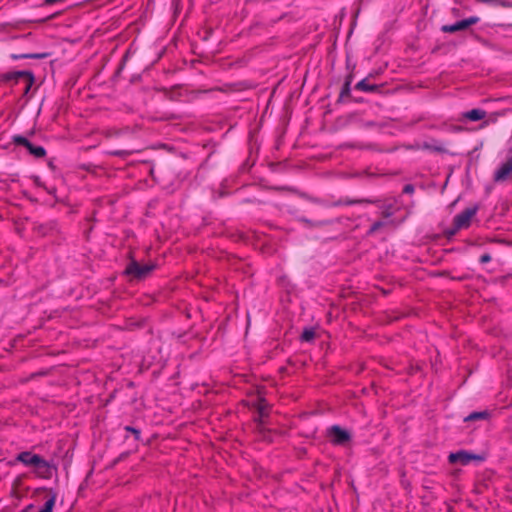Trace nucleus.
Masks as SVG:
<instances>
[{
    "mask_svg": "<svg viewBox=\"0 0 512 512\" xmlns=\"http://www.w3.org/2000/svg\"><path fill=\"white\" fill-rule=\"evenodd\" d=\"M155 269L156 264L154 263L141 264L137 260L131 259L124 270V274L137 281H142L149 277Z\"/></svg>",
    "mask_w": 512,
    "mask_h": 512,
    "instance_id": "1",
    "label": "nucleus"
},
{
    "mask_svg": "<svg viewBox=\"0 0 512 512\" xmlns=\"http://www.w3.org/2000/svg\"><path fill=\"white\" fill-rule=\"evenodd\" d=\"M20 79H24L25 86L23 89V94L26 95L34 84L35 77L31 71H15L4 73L0 76V80L3 82H11L13 81L15 84L19 82Z\"/></svg>",
    "mask_w": 512,
    "mask_h": 512,
    "instance_id": "2",
    "label": "nucleus"
},
{
    "mask_svg": "<svg viewBox=\"0 0 512 512\" xmlns=\"http://www.w3.org/2000/svg\"><path fill=\"white\" fill-rule=\"evenodd\" d=\"M485 457L481 454H475L472 452H468L466 450H460L454 453H450L448 456V461L450 464H461L467 465L471 461L482 462Z\"/></svg>",
    "mask_w": 512,
    "mask_h": 512,
    "instance_id": "3",
    "label": "nucleus"
},
{
    "mask_svg": "<svg viewBox=\"0 0 512 512\" xmlns=\"http://www.w3.org/2000/svg\"><path fill=\"white\" fill-rule=\"evenodd\" d=\"M493 180L496 183L512 181V149L508 151L506 161L495 171Z\"/></svg>",
    "mask_w": 512,
    "mask_h": 512,
    "instance_id": "4",
    "label": "nucleus"
},
{
    "mask_svg": "<svg viewBox=\"0 0 512 512\" xmlns=\"http://www.w3.org/2000/svg\"><path fill=\"white\" fill-rule=\"evenodd\" d=\"M12 143L16 146L25 147L29 151V153L35 158L39 159L46 156V150L44 147L34 145L25 136L14 135L12 137Z\"/></svg>",
    "mask_w": 512,
    "mask_h": 512,
    "instance_id": "5",
    "label": "nucleus"
},
{
    "mask_svg": "<svg viewBox=\"0 0 512 512\" xmlns=\"http://www.w3.org/2000/svg\"><path fill=\"white\" fill-rule=\"evenodd\" d=\"M328 436L334 445L345 446L351 441V434L339 425H333L328 430Z\"/></svg>",
    "mask_w": 512,
    "mask_h": 512,
    "instance_id": "6",
    "label": "nucleus"
},
{
    "mask_svg": "<svg viewBox=\"0 0 512 512\" xmlns=\"http://www.w3.org/2000/svg\"><path fill=\"white\" fill-rule=\"evenodd\" d=\"M478 209V205H474L457 214L453 219V224H456V229L468 228L471 224L472 217L476 215Z\"/></svg>",
    "mask_w": 512,
    "mask_h": 512,
    "instance_id": "7",
    "label": "nucleus"
},
{
    "mask_svg": "<svg viewBox=\"0 0 512 512\" xmlns=\"http://www.w3.org/2000/svg\"><path fill=\"white\" fill-rule=\"evenodd\" d=\"M41 463H38L34 468L36 474L44 479H50L52 477V471L56 470V467L52 466L48 461L41 457Z\"/></svg>",
    "mask_w": 512,
    "mask_h": 512,
    "instance_id": "8",
    "label": "nucleus"
},
{
    "mask_svg": "<svg viewBox=\"0 0 512 512\" xmlns=\"http://www.w3.org/2000/svg\"><path fill=\"white\" fill-rule=\"evenodd\" d=\"M41 456L37 454H33L28 451H24L18 454L17 460L23 463L26 466L35 467L40 462Z\"/></svg>",
    "mask_w": 512,
    "mask_h": 512,
    "instance_id": "9",
    "label": "nucleus"
},
{
    "mask_svg": "<svg viewBox=\"0 0 512 512\" xmlns=\"http://www.w3.org/2000/svg\"><path fill=\"white\" fill-rule=\"evenodd\" d=\"M372 77V74H370L368 77L362 79L355 85V89L361 90L364 92H381L382 88L384 87L383 84H370L368 82V79Z\"/></svg>",
    "mask_w": 512,
    "mask_h": 512,
    "instance_id": "10",
    "label": "nucleus"
},
{
    "mask_svg": "<svg viewBox=\"0 0 512 512\" xmlns=\"http://www.w3.org/2000/svg\"><path fill=\"white\" fill-rule=\"evenodd\" d=\"M487 115V112L483 109L475 108L470 111L462 113V120H468L471 122H477L483 120Z\"/></svg>",
    "mask_w": 512,
    "mask_h": 512,
    "instance_id": "11",
    "label": "nucleus"
},
{
    "mask_svg": "<svg viewBox=\"0 0 512 512\" xmlns=\"http://www.w3.org/2000/svg\"><path fill=\"white\" fill-rule=\"evenodd\" d=\"M253 406L258 413V417L256 419L264 420V418L268 416L269 404L265 398H260Z\"/></svg>",
    "mask_w": 512,
    "mask_h": 512,
    "instance_id": "12",
    "label": "nucleus"
},
{
    "mask_svg": "<svg viewBox=\"0 0 512 512\" xmlns=\"http://www.w3.org/2000/svg\"><path fill=\"white\" fill-rule=\"evenodd\" d=\"M50 56V53H22V54H11L13 60L19 59H45Z\"/></svg>",
    "mask_w": 512,
    "mask_h": 512,
    "instance_id": "13",
    "label": "nucleus"
},
{
    "mask_svg": "<svg viewBox=\"0 0 512 512\" xmlns=\"http://www.w3.org/2000/svg\"><path fill=\"white\" fill-rule=\"evenodd\" d=\"M465 25L463 23V20L457 21L454 24L451 25H443L441 30L445 33H455L458 31L465 30Z\"/></svg>",
    "mask_w": 512,
    "mask_h": 512,
    "instance_id": "14",
    "label": "nucleus"
},
{
    "mask_svg": "<svg viewBox=\"0 0 512 512\" xmlns=\"http://www.w3.org/2000/svg\"><path fill=\"white\" fill-rule=\"evenodd\" d=\"M56 502V494L52 493V495L46 500L42 508L38 512H53V508Z\"/></svg>",
    "mask_w": 512,
    "mask_h": 512,
    "instance_id": "15",
    "label": "nucleus"
},
{
    "mask_svg": "<svg viewBox=\"0 0 512 512\" xmlns=\"http://www.w3.org/2000/svg\"><path fill=\"white\" fill-rule=\"evenodd\" d=\"M316 336L315 330L312 327L305 328L300 336L302 342H311Z\"/></svg>",
    "mask_w": 512,
    "mask_h": 512,
    "instance_id": "16",
    "label": "nucleus"
},
{
    "mask_svg": "<svg viewBox=\"0 0 512 512\" xmlns=\"http://www.w3.org/2000/svg\"><path fill=\"white\" fill-rule=\"evenodd\" d=\"M488 411H480V412H473L467 417H465L464 421H475V420H484L489 417Z\"/></svg>",
    "mask_w": 512,
    "mask_h": 512,
    "instance_id": "17",
    "label": "nucleus"
},
{
    "mask_svg": "<svg viewBox=\"0 0 512 512\" xmlns=\"http://www.w3.org/2000/svg\"><path fill=\"white\" fill-rule=\"evenodd\" d=\"M254 421L256 422L255 432L258 434V436L260 434H269V429L264 427V420L254 419Z\"/></svg>",
    "mask_w": 512,
    "mask_h": 512,
    "instance_id": "18",
    "label": "nucleus"
},
{
    "mask_svg": "<svg viewBox=\"0 0 512 512\" xmlns=\"http://www.w3.org/2000/svg\"><path fill=\"white\" fill-rule=\"evenodd\" d=\"M351 85H349V82H344L342 88H341V91H340V95H339V99L338 101H342L344 98L346 97H350V94H351Z\"/></svg>",
    "mask_w": 512,
    "mask_h": 512,
    "instance_id": "19",
    "label": "nucleus"
},
{
    "mask_svg": "<svg viewBox=\"0 0 512 512\" xmlns=\"http://www.w3.org/2000/svg\"><path fill=\"white\" fill-rule=\"evenodd\" d=\"M387 223L384 222V221H381V220H378L376 222H374L371 227L369 228V230L367 231V235L370 236L372 234H374L375 232H377L379 229H381L382 227H384Z\"/></svg>",
    "mask_w": 512,
    "mask_h": 512,
    "instance_id": "20",
    "label": "nucleus"
},
{
    "mask_svg": "<svg viewBox=\"0 0 512 512\" xmlns=\"http://www.w3.org/2000/svg\"><path fill=\"white\" fill-rule=\"evenodd\" d=\"M34 230L37 231L38 234L45 236L52 230V226L50 224H39L35 226Z\"/></svg>",
    "mask_w": 512,
    "mask_h": 512,
    "instance_id": "21",
    "label": "nucleus"
},
{
    "mask_svg": "<svg viewBox=\"0 0 512 512\" xmlns=\"http://www.w3.org/2000/svg\"><path fill=\"white\" fill-rule=\"evenodd\" d=\"M486 3L497 5L503 8H511L512 2H509L507 0H486Z\"/></svg>",
    "mask_w": 512,
    "mask_h": 512,
    "instance_id": "22",
    "label": "nucleus"
},
{
    "mask_svg": "<svg viewBox=\"0 0 512 512\" xmlns=\"http://www.w3.org/2000/svg\"><path fill=\"white\" fill-rule=\"evenodd\" d=\"M124 430L133 434L136 441H140L141 431L139 429L132 426H125Z\"/></svg>",
    "mask_w": 512,
    "mask_h": 512,
    "instance_id": "23",
    "label": "nucleus"
},
{
    "mask_svg": "<svg viewBox=\"0 0 512 512\" xmlns=\"http://www.w3.org/2000/svg\"><path fill=\"white\" fill-rule=\"evenodd\" d=\"M479 17L477 16H471L469 18L463 19V23L465 25V28H469L471 25H474L479 22Z\"/></svg>",
    "mask_w": 512,
    "mask_h": 512,
    "instance_id": "24",
    "label": "nucleus"
},
{
    "mask_svg": "<svg viewBox=\"0 0 512 512\" xmlns=\"http://www.w3.org/2000/svg\"><path fill=\"white\" fill-rule=\"evenodd\" d=\"M424 148L428 149V150H431V151H434V152H439V153H445L446 152V149L443 148L442 146H435V145H431V144H428V143L424 144Z\"/></svg>",
    "mask_w": 512,
    "mask_h": 512,
    "instance_id": "25",
    "label": "nucleus"
},
{
    "mask_svg": "<svg viewBox=\"0 0 512 512\" xmlns=\"http://www.w3.org/2000/svg\"><path fill=\"white\" fill-rule=\"evenodd\" d=\"M302 222H305L307 224H310V225H314V226H325V225H328L331 223V221L329 220H326V221H318L316 223H312L310 220L306 219V218H302L301 219Z\"/></svg>",
    "mask_w": 512,
    "mask_h": 512,
    "instance_id": "26",
    "label": "nucleus"
},
{
    "mask_svg": "<svg viewBox=\"0 0 512 512\" xmlns=\"http://www.w3.org/2000/svg\"><path fill=\"white\" fill-rule=\"evenodd\" d=\"M361 201H357V200H339L337 202L334 203L335 206H339V205H352V204H355V203H360Z\"/></svg>",
    "mask_w": 512,
    "mask_h": 512,
    "instance_id": "27",
    "label": "nucleus"
},
{
    "mask_svg": "<svg viewBox=\"0 0 512 512\" xmlns=\"http://www.w3.org/2000/svg\"><path fill=\"white\" fill-rule=\"evenodd\" d=\"M460 229H456V224H453V227L450 228L449 230H446L445 231V235L447 238H451L453 237Z\"/></svg>",
    "mask_w": 512,
    "mask_h": 512,
    "instance_id": "28",
    "label": "nucleus"
},
{
    "mask_svg": "<svg viewBox=\"0 0 512 512\" xmlns=\"http://www.w3.org/2000/svg\"><path fill=\"white\" fill-rule=\"evenodd\" d=\"M393 215V211H392V206L391 205H388L384 208V210L382 211V216L384 218H389Z\"/></svg>",
    "mask_w": 512,
    "mask_h": 512,
    "instance_id": "29",
    "label": "nucleus"
},
{
    "mask_svg": "<svg viewBox=\"0 0 512 512\" xmlns=\"http://www.w3.org/2000/svg\"><path fill=\"white\" fill-rule=\"evenodd\" d=\"M481 264H486L491 261V255L489 253L483 254L479 259Z\"/></svg>",
    "mask_w": 512,
    "mask_h": 512,
    "instance_id": "30",
    "label": "nucleus"
},
{
    "mask_svg": "<svg viewBox=\"0 0 512 512\" xmlns=\"http://www.w3.org/2000/svg\"><path fill=\"white\" fill-rule=\"evenodd\" d=\"M259 438H260L262 441L272 442L271 431L269 430V434H260V435H259Z\"/></svg>",
    "mask_w": 512,
    "mask_h": 512,
    "instance_id": "31",
    "label": "nucleus"
},
{
    "mask_svg": "<svg viewBox=\"0 0 512 512\" xmlns=\"http://www.w3.org/2000/svg\"><path fill=\"white\" fill-rule=\"evenodd\" d=\"M111 154L114 156H126V155H129L130 152L126 151V150H117V151L111 152Z\"/></svg>",
    "mask_w": 512,
    "mask_h": 512,
    "instance_id": "32",
    "label": "nucleus"
},
{
    "mask_svg": "<svg viewBox=\"0 0 512 512\" xmlns=\"http://www.w3.org/2000/svg\"><path fill=\"white\" fill-rule=\"evenodd\" d=\"M414 192V186L412 184H407L403 188V193L409 194Z\"/></svg>",
    "mask_w": 512,
    "mask_h": 512,
    "instance_id": "33",
    "label": "nucleus"
},
{
    "mask_svg": "<svg viewBox=\"0 0 512 512\" xmlns=\"http://www.w3.org/2000/svg\"><path fill=\"white\" fill-rule=\"evenodd\" d=\"M352 81H353V74H352V73H350V74H348V75L346 76V78H345V81H344V82H349V85H351Z\"/></svg>",
    "mask_w": 512,
    "mask_h": 512,
    "instance_id": "34",
    "label": "nucleus"
},
{
    "mask_svg": "<svg viewBox=\"0 0 512 512\" xmlns=\"http://www.w3.org/2000/svg\"><path fill=\"white\" fill-rule=\"evenodd\" d=\"M127 56H128L127 54H125V55H124V57H123V59H122V64H121V65H120V67L118 68L117 73H119V72L122 70L123 65H124V62H125V60H126Z\"/></svg>",
    "mask_w": 512,
    "mask_h": 512,
    "instance_id": "35",
    "label": "nucleus"
},
{
    "mask_svg": "<svg viewBox=\"0 0 512 512\" xmlns=\"http://www.w3.org/2000/svg\"><path fill=\"white\" fill-rule=\"evenodd\" d=\"M34 182H35V184H36L37 186H43V184L41 183V181H40V179H39V177H38V176H36V177L34 178Z\"/></svg>",
    "mask_w": 512,
    "mask_h": 512,
    "instance_id": "36",
    "label": "nucleus"
},
{
    "mask_svg": "<svg viewBox=\"0 0 512 512\" xmlns=\"http://www.w3.org/2000/svg\"><path fill=\"white\" fill-rule=\"evenodd\" d=\"M365 126H366V127H373V126H375V122H373V121L367 122V123L365 124Z\"/></svg>",
    "mask_w": 512,
    "mask_h": 512,
    "instance_id": "37",
    "label": "nucleus"
},
{
    "mask_svg": "<svg viewBox=\"0 0 512 512\" xmlns=\"http://www.w3.org/2000/svg\"><path fill=\"white\" fill-rule=\"evenodd\" d=\"M48 166H49V168H51L52 170H55V165L53 164V162H52V161H50V162L48 163Z\"/></svg>",
    "mask_w": 512,
    "mask_h": 512,
    "instance_id": "38",
    "label": "nucleus"
},
{
    "mask_svg": "<svg viewBox=\"0 0 512 512\" xmlns=\"http://www.w3.org/2000/svg\"><path fill=\"white\" fill-rule=\"evenodd\" d=\"M33 507L32 504H30L29 506H27L25 509H23L21 512H28L29 509H31Z\"/></svg>",
    "mask_w": 512,
    "mask_h": 512,
    "instance_id": "39",
    "label": "nucleus"
},
{
    "mask_svg": "<svg viewBox=\"0 0 512 512\" xmlns=\"http://www.w3.org/2000/svg\"><path fill=\"white\" fill-rule=\"evenodd\" d=\"M486 125H488V121H485L481 126L484 127Z\"/></svg>",
    "mask_w": 512,
    "mask_h": 512,
    "instance_id": "40",
    "label": "nucleus"
}]
</instances>
